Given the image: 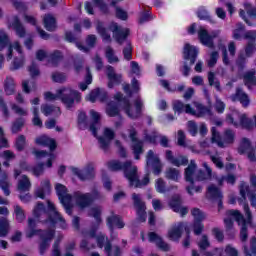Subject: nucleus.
<instances>
[{
	"label": "nucleus",
	"mask_w": 256,
	"mask_h": 256,
	"mask_svg": "<svg viewBox=\"0 0 256 256\" xmlns=\"http://www.w3.org/2000/svg\"><path fill=\"white\" fill-rule=\"evenodd\" d=\"M121 110L125 111L130 119H138L143 111V100L137 98L134 101V106H131L129 99L123 97L121 93H116L114 95V101L108 103L106 113L109 117H117Z\"/></svg>",
	"instance_id": "f257e3e1"
},
{
	"label": "nucleus",
	"mask_w": 256,
	"mask_h": 256,
	"mask_svg": "<svg viewBox=\"0 0 256 256\" xmlns=\"http://www.w3.org/2000/svg\"><path fill=\"white\" fill-rule=\"evenodd\" d=\"M107 167L110 171H124V176L130 187L141 189L142 187L149 185V175L146 174L142 180H139L137 166L133 165L132 161L122 163L119 160H111L107 162Z\"/></svg>",
	"instance_id": "f03ea898"
},
{
	"label": "nucleus",
	"mask_w": 256,
	"mask_h": 256,
	"mask_svg": "<svg viewBox=\"0 0 256 256\" xmlns=\"http://www.w3.org/2000/svg\"><path fill=\"white\" fill-rule=\"evenodd\" d=\"M7 47V59L11 61L13 59V51L18 53V56L14 57V60L10 66L11 71H17L25 65V53H23V46L19 40L11 42L9 35L5 33V30H0V53Z\"/></svg>",
	"instance_id": "7ed1b4c3"
},
{
	"label": "nucleus",
	"mask_w": 256,
	"mask_h": 256,
	"mask_svg": "<svg viewBox=\"0 0 256 256\" xmlns=\"http://www.w3.org/2000/svg\"><path fill=\"white\" fill-rule=\"evenodd\" d=\"M33 216L40 222L48 223L50 227H55L56 223H60L62 229L67 228V223L65 219L57 212L55 209V204L48 200V212L45 210V205L38 202L33 209Z\"/></svg>",
	"instance_id": "20e7f679"
},
{
	"label": "nucleus",
	"mask_w": 256,
	"mask_h": 256,
	"mask_svg": "<svg viewBox=\"0 0 256 256\" xmlns=\"http://www.w3.org/2000/svg\"><path fill=\"white\" fill-rule=\"evenodd\" d=\"M44 97L46 101H57V99H60L67 109H71L75 102L79 103L81 101V94L71 88H60L56 91V94L46 92Z\"/></svg>",
	"instance_id": "39448f33"
},
{
	"label": "nucleus",
	"mask_w": 256,
	"mask_h": 256,
	"mask_svg": "<svg viewBox=\"0 0 256 256\" xmlns=\"http://www.w3.org/2000/svg\"><path fill=\"white\" fill-rule=\"evenodd\" d=\"M110 31H112L113 37L119 45L126 43V46L123 49L124 59H126V61H131V59H133V47L131 46V42L127 40L129 29L121 28L117 23H112L110 25Z\"/></svg>",
	"instance_id": "423d86ee"
},
{
	"label": "nucleus",
	"mask_w": 256,
	"mask_h": 256,
	"mask_svg": "<svg viewBox=\"0 0 256 256\" xmlns=\"http://www.w3.org/2000/svg\"><path fill=\"white\" fill-rule=\"evenodd\" d=\"M183 75L184 77H189V73H191V67L197 63V58L199 57V49L196 46H193L189 43H186L183 47Z\"/></svg>",
	"instance_id": "0eeeda50"
},
{
	"label": "nucleus",
	"mask_w": 256,
	"mask_h": 256,
	"mask_svg": "<svg viewBox=\"0 0 256 256\" xmlns=\"http://www.w3.org/2000/svg\"><path fill=\"white\" fill-rule=\"evenodd\" d=\"M96 199H101V193L97 190H93L91 193L75 192L72 201L75 200L77 206L80 209H85L93 203Z\"/></svg>",
	"instance_id": "6e6552de"
},
{
	"label": "nucleus",
	"mask_w": 256,
	"mask_h": 256,
	"mask_svg": "<svg viewBox=\"0 0 256 256\" xmlns=\"http://www.w3.org/2000/svg\"><path fill=\"white\" fill-rule=\"evenodd\" d=\"M191 215L193 217V221L190 227L194 235H196V237H199V235H202L203 231H205V224L203 223L206 217L205 212H203L199 208H192Z\"/></svg>",
	"instance_id": "1a4fd4ad"
},
{
	"label": "nucleus",
	"mask_w": 256,
	"mask_h": 256,
	"mask_svg": "<svg viewBox=\"0 0 256 256\" xmlns=\"http://www.w3.org/2000/svg\"><path fill=\"white\" fill-rule=\"evenodd\" d=\"M97 231V229H94ZM96 237V242L100 249H103L107 256H120L121 255V248L117 245L112 246L111 242H109V238L105 236L103 233H99Z\"/></svg>",
	"instance_id": "9d476101"
},
{
	"label": "nucleus",
	"mask_w": 256,
	"mask_h": 256,
	"mask_svg": "<svg viewBox=\"0 0 256 256\" xmlns=\"http://www.w3.org/2000/svg\"><path fill=\"white\" fill-rule=\"evenodd\" d=\"M55 189L60 202L66 209V213H68V215H71V209L73 207V196L67 193V187H65V185L63 184H56Z\"/></svg>",
	"instance_id": "9b49d317"
},
{
	"label": "nucleus",
	"mask_w": 256,
	"mask_h": 256,
	"mask_svg": "<svg viewBox=\"0 0 256 256\" xmlns=\"http://www.w3.org/2000/svg\"><path fill=\"white\" fill-rule=\"evenodd\" d=\"M230 215L234 217L235 221L238 223V225H241L240 229V240L242 243H245L247 239H249V230L247 226L249 225L247 223V219L241 214L239 210H231Z\"/></svg>",
	"instance_id": "f8f14e48"
},
{
	"label": "nucleus",
	"mask_w": 256,
	"mask_h": 256,
	"mask_svg": "<svg viewBox=\"0 0 256 256\" xmlns=\"http://www.w3.org/2000/svg\"><path fill=\"white\" fill-rule=\"evenodd\" d=\"M168 205L174 213H179L181 217H185L189 213V208L183 206V198H181V195L179 194L173 195L170 198Z\"/></svg>",
	"instance_id": "ddd939ff"
},
{
	"label": "nucleus",
	"mask_w": 256,
	"mask_h": 256,
	"mask_svg": "<svg viewBox=\"0 0 256 256\" xmlns=\"http://www.w3.org/2000/svg\"><path fill=\"white\" fill-rule=\"evenodd\" d=\"M132 199L137 211L138 221H140V223H145V221H147V206H145L141 194L133 193Z\"/></svg>",
	"instance_id": "4468645a"
},
{
	"label": "nucleus",
	"mask_w": 256,
	"mask_h": 256,
	"mask_svg": "<svg viewBox=\"0 0 256 256\" xmlns=\"http://www.w3.org/2000/svg\"><path fill=\"white\" fill-rule=\"evenodd\" d=\"M195 107H196V110H194L190 104H186L187 115H192L193 117H197V118L205 117L206 115H208V117H211L213 115V111H211V108L201 103H196Z\"/></svg>",
	"instance_id": "2eb2a0df"
},
{
	"label": "nucleus",
	"mask_w": 256,
	"mask_h": 256,
	"mask_svg": "<svg viewBox=\"0 0 256 256\" xmlns=\"http://www.w3.org/2000/svg\"><path fill=\"white\" fill-rule=\"evenodd\" d=\"M113 139H115V130L109 127H105L103 129L102 136L97 138L100 149L107 151Z\"/></svg>",
	"instance_id": "dca6fc26"
},
{
	"label": "nucleus",
	"mask_w": 256,
	"mask_h": 256,
	"mask_svg": "<svg viewBox=\"0 0 256 256\" xmlns=\"http://www.w3.org/2000/svg\"><path fill=\"white\" fill-rule=\"evenodd\" d=\"M197 170V164L195 163V160H190V164L187 168H185L184 171V177L187 183H190L191 186L186 187L187 193L189 195H193V189H195V179L193 178V175H195V171Z\"/></svg>",
	"instance_id": "f3484780"
},
{
	"label": "nucleus",
	"mask_w": 256,
	"mask_h": 256,
	"mask_svg": "<svg viewBox=\"0 0 256 256\" xmlns=\"http://www.w3.org/2000/svg\"><path fill=\"white\" fill-rule=\"evenodd\" d=\"M41 242L39 245V253L40 255H45V252L49 247L51 246V241H53V238L55 237V230L50 229L48 231L42 232L39 234Z\"/></svg>",
	"instance_id": "a211bd4d"
},
{
	"label": "nucleus",
	"mask_w": 256,
	"mask_h": 256,
	"mask_svg": "<svg viewBox=\"0 0 256 256\" xmlns=\"http://www.w3.org/2000/svg\"><path fill=\"white\" fill-rule=\"evenodd\" d=\"M146 165L153 169L154 175H159L161 173V162L159 160V155H156L153 150L148 151L146 156Z\"/></svg>",
	"instance_id": "6ab92c4d"
},
{
	"label": "nucleus",
	"mask_w": 256,
	"mask_h": 256,
	"mask_svg": "<svg viewBox=\"0 0 256 256\" xmlns=\"http://www.w3.org/2000/svg\"><path fill=\"white\" fill-rule=\"evenodd\" d=\"M72 173L77 175L81 181H89V179L95 177V166H93V164H88L83 170L72 168Z\"/></svg>",
	"instance_id": "aec40b11"
},
{
	"label": "nucleus",
	"mask_w": 256,
	"mask_h": 256,
	"mask_svg": "<svg viewBox=\"0 0 256 256\" xmlns=\"http://www.w3.org/2000/svg\"><path fill=\"white\" fill-rule=\"evenodd\" d=\"M244 9L245 10L240 9L239 17H241V19L244 20V22L246 23V25H248V27H254L255 24H253V22H251V20H249L248 17H253L254 19L256 18V8L253 7L251 3H245Z\"/></svg>",
	"instance_id": "412c9836"
},
{
	"label": "nucleus",
	"mask_w": 256,
	"mask_h": 256,
	"mask_svg": "<svg viewBox=\"0 0 256 256\" xmlns=\"http://www.w3.org/2000/svg\"><path fill=\"white\" fill-rule=\"evenodd\" d=\"M129 137L132 141V151L134 154L135 159L139 160V156L143 153V142L137 140V131L135 128H131L129 130Z\"/></svg>",
	"instance_id": "4be33fe9"
},
{
	"label": "nucleus",
	"mask_w": 256,
	"mask_h": 256,
	"mask_svg": "<svg viewBox=\"0 0 256 256\" xmlns=\"http://www.w3.org/2000/svg\"><path fill=\"white\" fill-rule=\"evenodd\" d=\"M207 193L210 195L212 201L218 202V211H221V209H223V192L221 189L214 184H211L207 188Z\"/></svg>",
	"instance_id": "5701e85b"
},
{
	"label": "nucleus",
	"mask_w": 256,
	"mask_h": 256,
	"mask_svg": "<svg viewBox=\"0 0 256 256\" xmlns=\"http://www.w3.org/2000/svg\"><path fill=\"white\" fill-rule=\"evenodd\" d=\"M166 161L174 167H181V165H189V158L187 156L180 155L179 157H175L173 155V151L167 150L166 151Z\"/></svg>",
	"instance_id": "b1692460"
},
{
	"label": "nucleus",
	"mask_w": 256,
	"mask_h": 256,
	"mask_svg": "<svg viewBox=\"0 0 256 256\" xmlns=\"http://www.w3.org/2000/svg\"><path fill=\"white\" fill-rule=\"evenodd\" d=\"M198 39L202 45L208 47L209 49H215V42L213 41V36L209 34L207 29L200 28L198 31Z\"/></svg>",
	"instance_id": "393cba45"
},
{
	"label": "nucleus",
	"mask_w": 256,
	"mask_h": 256,
	"mask_svg": "<svg viewBox=\"0 0 256 256\" xmlns=\"http://www.w3.org/2000/svg\"><path fill=\"white\" fill-rule=\"evenodd\" d=\"M106 75L109 79V82H108L109 89H113L115 85H119V83H121L122 76L121 74L115 73V68H113V66L111 65L106 66Z\"/></svg>",
	"instance_id": "a878e982"
},
{
	"label": "nucleus",
	"mask_w": 256,
	"mask_h": 256,
	"mask_svg": "<svg viewBox=\"0 0 256 256\" xmlns=\"http://www.w3.org/2000/svg\"><path fill=\"white\" fill-rule=\"evenodd\" d=\"M84 239L80 243V248L83 251H91L95 249V244L91 242L92 239H95V229H91L89 232H83Z\"/></svg>",
	"instance_id": "bb28decb"
},
{
	"label": "nucleus",
	"mask_w": 256,
	"mask_h": 256,
	"mask_svg": "<svg viewBox=\"0 0 256 256\" xmlns=\"http://www.w3.org/2000/svg\"><path fill=\"white\" fill-rule=\"evenodd\" d=\"M37 218H28V228L26 229V237L31 239V237H35V235H41V233H45L43 230L35 229L37 227Z\"/></svg>",
	"instance_id": "cd10ccee"
},
{
	"label": "nucleus",
	"mask_w": 256,
	"mask_h": 256,
	"mask_svg": "<svg viewBox=\"0 0 256 256\" xmlns=\"http://www.w3.org/2000/svg\"><path fill=\"white\" fill-rule=\"evenodd\" d=\"M233 101H239L242 107H247L251 104V99H249V95L243 91L242 88H236L235 94L232 96Z\"/></svg>",
	"instance_id": "c85d7f7f"
},
{
	"label": "nucleus",
	"mask_w": 256,
	"mask_h": 256,
	"mask_svg": "<svg viewBox=\"0 0 256 256\" xmlns=\"http://www.w3.org/2000/svg\"><path fill=\"white\" fill-rule=\"evenodd\" d=\"M90 116L92 119V123L90 125V131L94 137H97V130L101 128V115L95 111V110H90Z\"/></svg>",
	"instance_id": "c756f323"
},
{
	"label": "nucleus",
	"mask_w": 256,
	"mask_h": 256,
	"mask_svg": "<svg viewBox=\"0 0 256 256\" xmlns=\"http://www.w3.org/2000/svg\"><path fill=\"white\" fill-rule=\"evenodd\" d=\"M95 43H97V36L91 34L86 38V45L88 46H85L81 43H76V47L83 53H89V51L95 47Z\"/></svg>",
	"instance_id": "7c9ffc66"
},
{
	"label": "nucleus",
	"mask_w": 256,
	"mask_h": 256,
	"mask_svg": "<svg viewBox=\"0 0 256 256\" xmlns=\"http://www.w3.org/2000/svg\"><path fill=\"white\" fill-rule=\"evenodd\" d=\"M99 99V101H105L107 99V92L103 89H94L90 92V94L87 96V101H90L91 103H95Z\"/></svg>",
	"instance_id": "2f4dec72"
},
{
	"label": "nucleus",
	"mask_w": 256,
	"mask_h": 256,
	"mask_svg": "<svg viewBox=\"0 0 256 256\" xmlns=\"http://www.w3.org/2000/svg\"><path fill=\"white\" fill-rule=\"evenodd\" d=\"M107 226L111 231H113V227H117V229H123V227H125V222H123V219H121L119 215L112 214L107 218Z\"/></svg>",
	"instance_id": "473e14b6"
},
{
	"label": "nucleus",
	"mask_w": 256,
	"mask_h": 256,
	"mask_svg": "<svg viewBox=\"0 0 256 256\" xmlns=\"http://www.w3.org/2000/svg\"><path fill=\"white\" fill-rule=\"evenodd\" d=\"M35 143L42 147H49L50 151H55V149H57V143L47 136H40L36 138Z\"/></svg>",
	"instance_id": "72a5a7b5"
},
{
	"label": "nucleus",
	"mask_w": 256,
	"mask_h": 256,
	"mask_svg": "<svg viewBox=\"0 0 256 256\" xmlns=\"http://www.w3.org/2000/svg\"><path fill=\"white\" fill-rule=\"evenodd\" d=\"M203 167L206 169V172L201 169L198 170V172L196 174L197 181H209V179H211V177H213V169H211V167H209L207 162L203 163Z\"/></svg>",
	"instance_id": "f704fd0d"
},
{
	"label": "nucleus",
	"mask_w": 256,
	"mask_h": 256,
	"mask_svg": "<svg viewBox=\"0 0 256 256\" xmlns=\"http://www.w3.org/2000/svg\"><path fill=\"white\" fill-rule=\"evenodd\" d=\"M183 227L184 222H179L177 226L173 227L168 232V237L171 239V241H179L181 237L183 236Z\"/></svg>",
	"instance_id": "c9c22d12"
},
{
	"label": "nucleus",
	"mask_w": 256,
	"mask_h": 256,
	"mask_svg": "<svg viewBox=\"0 0 256 256\" xmlns=\"http://www.w3.org/2000/svg\"><path fill=\"white\" fill-rule=\"evenodd\" d=\"M10 27H12L14 29V31L16 32V35L20 38L25 37L26 35V31H25V27L23 26V24H21V21L19 20V17L14 16L12 18V22L10 23Z\"/></svg>",
	"instance_id": "e433bc0d"
},
{
	"label": "nucleus",
	"mask_w": 256,
	"mask_h": 256,
	"mask_svg": "<svg viewBox=\"0 0 256 256\" xmlns=\"http://www.w3.org/2000/svg\"><path fill=\"white\" fill-rule=\"evenodd\" d=\"M17 84L15 79L11 76H7L4 80V92L6 95H14Z\"/></svg>",
	"instance_id": "4c0bfd02"
},
{
	"label": "nucleus",
	"mask_w": 256,
	"mask_h": 256,
	"mask_svg": "<svg viewBox=\"0 0 256 256\" xmlns=\"http://www.w3.org/2000/svg\"><path fill=\"white\" fill-rule=\"evenodd\" d=\"M51 191V183L49 180L42 181L41 188H38L35 191L36 197H39L40 199H45V195Z\"/></svg>",
	"instance_id": "58836bf2"
},
{
	"label": "nucleus",
	"mask_w": 256,
	"mask_h": 256,
	"mask_svg": "<svg viewBox=\"0 0 256 256\" xmlns=\"http://www.w3.org/2000/svg\"><path fill=\"white\" fill-rule=\"evenodd\" d=\"M96 31L98 34H100L105 43H111V35L109 34V32H107V29H105L103 22L98 21L96 23Z\"/></svg>",
	"instance_id": "ea45409f"
},
{
	"label": "nucleus",
	"mask_w": 256,
	"mask_h": 256,
	"mask_svg": "<svg viewBox=\"0 0 256 256\" xmlns=\"http://www.w3.org/2000/svg\"><path fill=\"white\" fill-rule=\"evenodd\" d=\"M124 92L131 97L133 93H139L141 91V85L139 84V81L137 79L132 80V91L129 84L124 85L123 87Z\"/></svg>",
	"instance_id": "a19ab883"
},
{
	"label": "nucleus",
	"mask_w": 256,
	"mask_h": 256,
	"mask_svg": "<svg viewBox=\"0 0 256 256\" xmlns=\"http://www.w3.org/2000/svg\"><path fill=\"white\" fill-rule=\"evenodd\" d=\"M31 189V181L26 175L21 176V179L18 181V191L20 193H25Z\"/></svg>",
	"instance_id": "79ce46f5"
},
{
	"label": "nucleus",
	"mask_w": 256,
	"mask_h": 256,
	"mask_svg": "<svg viewBox=\"0 0 256 256\" xmlns=\"http://www.w3.org/2000/svg\"><path fill=\"white\" fill-rule=\"evenodd\" d=\"M43 21L47 31H53L54 29H57V22L55 21V17H53V15H45Z\"/></svg>",
	"instance_id": "37998d69"
},
{
	"label": "nucleus",
	"mask_w": 256,
	"mask_h": 256,
	"mask_svg": "<svg viewBox=\"0 0 256 256\" xmlns=\"http://www.w3.org/2000/svg\"><path fill=\"white\" fill-rule=\"evenodd\" d=\"M33 155H35V157L37 159H43V157L48 156V161L46 163V167H49V168L53 167V159H55V156L53 154H47V152H45V151L34 150Z\"/></svg>",
	"instance_id": "c03bdc74"
},
{
	"label": "nucleus",
	"mask_w": 256,
	"mask_h": 256,
	"mask_svg": "<svg viewBox=\"0 0 256 256\" xmlns=\"http://www.w3.org/2000/svg\"><path fill=\"white\" fill-rule=\"evenodd\" d=\"M251 149H253L251 145V140H249L248 138H242L238 147L239 155H245V153H247V151H250Z\"/></svg>",
	"instance_id": "a18cd8bd"
},
{
	"label": "nucleus",
	"mask_w": 256,
	"mask_h": 256,
	"mask_svg": "<svg viewBox=\"0 0 256 256\" xmlns=\"http://www.w3.org/2000/svg\"><path fill=\"white\" fill-rule=\"evenodd\" d=\"M245 85L248 86V89L251 87H256V76L255 71H248L244 74Z\"/></svg>",
	"instance_id": "49530a36"
},
{
	"label": "nucleus",
	"mask_w": 256,
	"mask_h": 256,
	"mask_svg": "<svg viewBox=\"0 0 256 256\" xmlns=\"http://www.w3.org/2000/svg\"><path fill=\"white\" fill-rule=\"evenodd\" d=\"M105 57L110 64L119 63V57L115 55V50L111 46L105 48Z\"/></svg>",
	"instance_id": "de8ad7c7"
},
{
	"label": "nucleus",
	"mask_w": 256,
	"mask_h": 256,
	"mask_svg": "<svg viewBox=\"0 0 256 256\" xmlns=\"http://www.w3.org/2000/svg\"><path fill=\"white\" fill-rule=\"evenodd\" d=\"M9 230V220L5 217H0V237H7Z\"/></svg>",
	"instance_id": "09e8293b"
},
{
	"label": "nucleus",
	"mask_w": 256,
	"mask_h": 256,
	"mask_svg": "<svg viewBox=\"0 0 256 256\" xmlns=\"http://www.w3.org/2000/svg\"><path fill=\"white\" fill-rule=\"evenodd\" d=\"M240 125L242 129H247V131H251L255 123L253 122V120L249 119L246 114H242L240 116Z\"/></svg>",
	"instance_id": "8fccbe9b"
},
{
	"label": "nucleus",
	"mask_w": 256,
	"mask_h": 256,
	"mask_svg": "<svg viewBox=\"0 0 256 256\" xmlns=\"http://www.w3.org/2000/svg\"><path fill=\"white\" fill-rule=\"evenodd\" d=\"M244 255L245 256H256V237L253 236L250 239V248L245 246L244 247Z\"/></svg>",
	"instance_id": "3c124183"
},
{
	"label": "nucleus",
	"mask_w": 256,
	"mask_h": 256,
	"mask_svg": "<svg viewBox=\"0 0 256 256\" xmlns=\"http://www.w3.org/2000/svg\"><path fill=\"white\" fill-rule=\"evenodd\" d=\"M196 15L200 21H212L211 14L205 7L198 8Z\"/></svg>",
	"instance_id": "603ef678"
},
{
	"label": "nucleus",
	"mask_w": 256,
	"mask_h": 256,
	"mask_svg": "<svg viewBox=\"0 0 256 256\" xmlns=\"http://www.w3.org/2000/svg\"><path fill=\"white\" fill-rule=\"evenodd\" d=\"M14 215L18 223H23L26 219L25 210L19 205H14Z\"/></svg>",
	"instance_id": "864d4df0"
},
{
	"label": "nucleus",
	"mask_w": 256,
	"mask_h": 256,
	"mask_svg": "<svg viewBox=\"0 0 256 256\" xmlns=\"http://www.w3.org/2000/svg\"><path fill=\"white\" fill-rule=\"evenodd\" d=\"M111 5L113 7H115L117 19H121L122 21H126V19L128 17L127 12L125 10H123L121 7L116 6L117 5V0H113Z\"/></svg>",
	"instance_id": "5fc2aeb1"
},
{
	"label": "nucleus",
	"mask_w": 256,
	"mask_h": 256,
	"mask_svg": "<svg viewBox=\"0 0 256 256\" xmlns=\"http://www.w3.org/2000/svg\"><path fill=\"white\" fill-rule=\"evenodd\" d=\"M11 110L16 114L19 115V117H27L29 115V110L26 108H23L19 106L18 104L12 103L11 104Z\"/></svg>",
	"instance_id": "6e6d98bb"
},
{
	"label": "nucleus",
	"mask_w": 256,
	"mask_h": 256,
	"mask_svg": "<svg viewBox=\"0 0 256 256\" xmlns=\"http://www.w3.org/2000/svg\"><path fill=\"white\" fill-rule=\"evenodd\" d=\"M173 111L181 115V113H187V104L181 102V100H176L173 103Z\"/></svg>",
	"instance_id": "4d7b16f0"
},
{
	"label": "nucleus",
	"mask_w": 256,
	"mask_h": 256,
	"mask_svg": "<svg viewBox=\"0 0 256 256\" xmlns=\"http://www.w3.org/2000/svg\"><path fill=\"white\" fill-rule=\"evenodd\" d=\"M27 146V138L25 135H19L16 138L15 147L17 151H24L25 147Z\"/></svg>",
	"instance_id": "13d9d810"
},
{
	"label": "nucleus",
	"mask_w": 256,
	"mask_h": 256,
	"mask_svg": "<svg viewBox=\"0 0 256 256\" xmlns=\"http://www.w3.org/2000/svg\"><path fill=\"white\" fill-rule=\"evenodd\" d=\"M236 27L237 28L233 30V39L241 41V39H243V35L241 33L245 31V25H243V23H238Z\"/></svg>",
	"instance_id": "bf43d9fd"
},
{
	"label": "nucleus",
	"mask_w": 256,
	"mask_h": 256,
	"mask_svg": "<svg viewBox=\"0 0 256 256\" xmlns=\"http://www.w3.org/2000/svg\"><path fill=\"white\" fill-rule=\"evenodd\" d=\"M198 247L200 251H207L211 247V242H209V237L207 234L202 235V238L198 242Z\"/></svg>",
	"instance_id": "052dcab7"
},
{
	"label": "nucleus",
	"mask_w": 256,
	"mask_h": 256,
	"mask_svg": "<svg viewBox=\"0 0 256 256\" xmlns=\"http://www.w3.org/2000/svg\"><path fill=\"white\" fill-rule=\"evenodd\" d=\"M240 195L244 199H247V195H248V197L252 203H253V201H256V194L251 192V190H249V186H246L245 188H241Z\"/></svg>",
	"instance_id": "680f3d73"
},
{
	"label": "nucleus",
	"mask_w": 256,
	"mask_h": 256,
	"mask_svg": "<svg viewBox=\"0 0 256 256\" xmlns=\"http://www.w3.org/2000/svg\"><path fill=\"white\" fill-rule=\"evenodd\" d=\"M208 83L210 87H215L218 91H221V82L219 80L215 81V73L214 72H209L208 73Z\"/></svg>",
	"instance_id": "e2e57ef3"
},
{
	"label": "nucleus",
	"mask_w": 256,
	"mask_h": 256,
	"mask_svg": "<svg viewBox=\"0 0 256 256\" xmlns=\"http://www.w3.org/2000/svg\"><path fill=\"white\" fill-rule=\"evenodd\" d=\"M180 173L179 170L175 168H169L166 171V178L171 179V181H179Z\"/></svg>",
	"instance_id": "0e129e2a"
},
{
	"label": "nucleus",
	"mask_w": 256,
	"mask_h": 256,
	"mask_svg": "<svg viewBox=\"0 0 256 256\" xmlns=\"http://www.w3.org/2000/svg\"><path fill=\"white\" fill-rule=\"evenodd\" d=\"M101 212H102L101 207H94V208H91L89 211L90 217H94L98 225L99 223H101Z\"/></svg>",
	"instance_id": "69168bd1"
},
{
	"label": "nucleus",
	"mask_w": 256,
	"mask_h": 256,
	"mask_svg": "<svg viewBox=\"0 0 256 256\" xmlns=\"http://www.w3.org/2000/svg\"><path fill=\"white\" fill-rule=\"evenodd\" d=\"M148 240L150 243H155L159 249L161 248V236H159V234L155 232H149Z\"/></svg>",
	"instance_id": "338daca9"
},
{
	"label": "nucleus",
	"mask_w": 256,
	"mask_h": 256,
	"mask_svg": "<svg viewBox=\"0 0 256 256\" xmlns=\"http://www.w3.org/2000/svg\"><path fill=\"white\" fill-rule=\"evenodd\" d=\"M256 51V44L255 42H248L245 47L246 57H251Z\"/></svg>",
	"instance_id": "774afa93"
}]
</instances>
